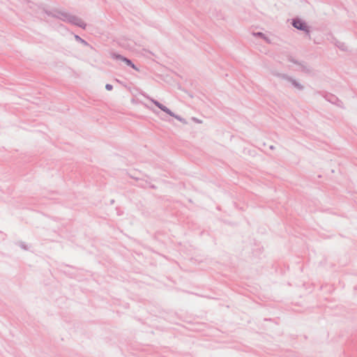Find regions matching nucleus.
<instances>
[{
    "mask_svg": "<svg viewBox=\"0 0 357 357\" xmlns=\"http://www.w3.org/2000/svg\"><path fill=\"white\" fill-rule=\"evenodd\" d=\"M46 13L52 17L59 19L65 22L75 25L83 29H86V24L80 17L70 13L56 10L53 13L47 11Z\"/></svg>",
    "mask_w": 357,
    "mask_h": 357,
    "instance_id": "obj_1",
    "label": "nucleus"
},
{
    "mask_svg": "<svg viewBox=\"0 0 357 357\" xmlns=\"http://www.w3.org/2000/svg\"><path fill=\"white\" fill-rule=\"evenodd\" d=\"M110 57L116 61V65L136 67L130 59L116 52H111Z\"/></svg>",
    "mask_w": 357,
    "mask_h": 357,
    "instance_id": "obj_2",
    "label": "nucleus"
},
{
    "mask_svg": "<svg viewBox=\"0 0 357 357\" xmlns=\"http://www.w3.org/2000/svg\"><path fill=\"white\" fill-rule=\"evenodd\" d=\"M291 24L294 28L305 31L307 35L310 34V28L303 20L299 18L293 19Z\"/></svg>",
    "mask_w": 357,
    "mask_h": 357,
    "instance_id": "obj_3",
    "label": "nucleus"
},
{
    "mask_svg": "<svg viewBox=\"0 0 357 357\" xmlns=\"http://www.w3.org/2000/svg\"><path fill=\"white\" fill-rule=\"evenodd\" d=\"M154 103L162 111L165 112L166 113H167L168 114H169L171 116H174V114L172 113V112L169 109H168L165 106L161 105L160 103L158 102L157 101H154Z\"/></svg>",
    "mask_w": 357,
    "mask_h": 357,
    "instance_id": "obj_4",
    "label": "nucleus"
},
{
    "mask_svg": "<svg viewBox=\"0 0 357 357\" xmlns=\"http://www.w3.org/2000/svg\"><path fill=\"white\" fill-rule=\"evenodd\" d=\"M255 37H259L264 39L265 41L269 43V39L266 36V35L262 32H253L252 33Z\"/></svg>",
    "mask_w": 357,
    "mask_h": 357,
    "instance_id": "obj_5",
    "label": "nucleus"
},
{
    "mask_svg": "<svg viewBox=\"0 0 357 357\" xmlns=\"http://www.w3.org/2000/svg\"><path fill=\"white\" fill-rule=\"evenodd\" d=\"M75 40H76L77 41H79V42L82 43V44H84V45H88L87 42H86V41H85L84 40H83L82 38H81L79 36L75 35Z\"/></svg>",
    "mask_w": 357,
    "mask_h": 357,
    "instance_id": "obj_6",
    "label": "nucleus"
},
{
    "mask_svg": "<svg viewBox=\"0 0 357 357\" xmlns=\"http://www.w3.org/2000/svg\"><path fill=\"white\" fill-rule=\"evenodd\" d=\"M336 45L342 50H347V46L345 45V44L342 43H340V42H338Z\"/></svg>",
    "mask_w": 357,
    "mask_h": 357,
    "instance_id": "obj_7",
    "label": "nucleus"
},
{
    "mask_svg": "<svg viewBox=\"0 0 357 357\" xmlns=\"http://www.w3.org/2000/svg\"><path fill=\"white\" fill-rule=\"evenodd\" d=\"M105 88L108 91H111L113 89L112 86L111 84H106Z\"/></svg>",
    "mask_w": 357,
    "mask_h": 357,
    "instance_id": "obj_8",
    "label": "nucleus"
}]
</instances>
